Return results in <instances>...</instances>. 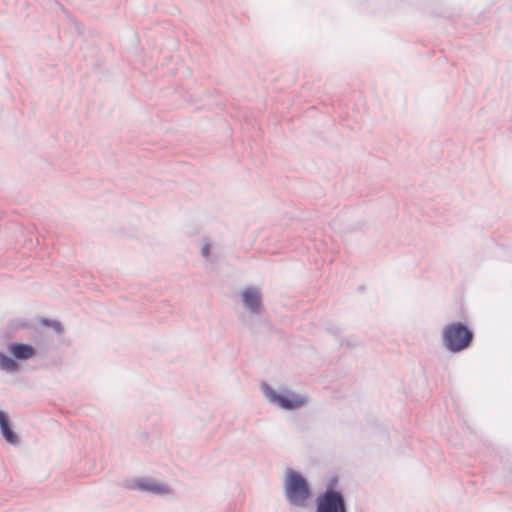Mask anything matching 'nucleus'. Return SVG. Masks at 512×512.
I'll list each match as a JSON object with an SVG mask.
<instances>
[{"mask_svg": "<svg viewBox=\"0 0 512 512\" xmlns=\"http://www.w3.org/2000/svg\"><path fill=\"white\" fill-rule=\"evenodd\" d=\"M312 486L299 470L287 468L283 481V494L291 507L306 508L312 497Z\"/></svg>", "mask_w": 512, "mask_h": 512, "instance_id": "1", "label": "nucleus"}, {"mask_svg": "<svg viewBox=\"0 0 512 512\" xmlns=\"http://www.w3.org/2000/svg\"><path fill=\"white\" fill-rule=\"evenodd\" d=\"M339 484V476L336 473L330 474L324 490L314 499V512H349L347 498Z\"/></svg>", "mask_w": 512, "mask_h": 512, "instance_id": "2", "label": "nucleus"}, {"mask_svg": "<svg viewBox=\"0 0 512 512\" xmlns=\"http://www.w3.org/2000/svg\"><path fill=\"white\" fill-rule=\"evenodd\" d=\"M475 340V332L467 321H451L441 330V342L451 354L469 349Z\"/></svg>", "mask_w": 512, "mask_h": 512, "instance_id": "3", "label": "nucleus"}, {"mask_svg": "<svg viewBox=\"0 0 512 512\" xmlns=\"http://www.w3.org/2000/svg\"><path fill=\"white\" fill-rule=\"evenodd\" d=\"M38 356V349L30 343L12 341L7 344V353L0 350V370L16 373L21 370L24 361Z\"/></svg>", "mask_w": 512, "mask_h": 512, "instance_id": "4", "label": "nucleus"}, {"mask_svg": "<svg viewBox=\"0 0 512 512\" xmlns=\"http://www.w3.org/2000/svg\"><path fill=\"white\" fill-rule=\"evenodd\" d=\"M260 389L269 403L286 411L298 410L309 401L306 395L298 394L288 388L277 390L265 381L261 383Z\"/></svg>", "mask_w": 512, "mask_h": 512, "instance_id": "5", "label": "nucleus"}, {"mask_svg": "<svg viewBox=\"0 0 512 512\" xmlns=\"http://www.w3.org/2000/svg\"><path fill=\"white\" fill-rule=\"evenodd\" d=\"M125 487L129 490L142 491L153 495H165L170 492L168 485L149 477L129 479L125 482Z\"/></svg>", "mask_w": 512, "mask_h": 512, "instance_id": "6", "label": "nucleus"}, {"mask_svg": "<svg viewBox=\"0 0 512 512\" xmlns=\"http://www.w3.org/2000/svg\"><path fill=\"white\" fill-rule=\"evenodd\" d=\"M241 301L245 309L251 314H260L264 309L262 295L257 287H245L241 292Z\"/></svg>", "mask_w": 512, "mask_h": 512, "instance_id": "7", "label": "nucleus"}, {"mask_svg": "<svg viewBox=\"0 0 512 512\" xmlns=\"http://www.w3.org/2000/svg\"><path fill=\"white\" fill-rule=\"evenodd\" d=\"M34 342V346L38 349V355H45L54 348L53 339L37 328L34 330Z\"/></svg>", "mask_w": 512, "mask_h": 512, "instance_id": "8", "label": "nucleus"}, {"mask_svg": "<svg viewBox=\"0 0 512 512\" xmlns=\"http://www.w3.org/2000/svg\"><path fill=\"white\" fill-rule=\"evenodd\" d=\"M0 433L3 439L10 445L17 446L20 444V436L14 430L13 424L10 423L2 428H0Z\"/></svg>", "mask_w": 512, "mask_h": 512, "instance_id": "9", "label": "nucleus"}, {"mask_svg": "<svg viewBox=\"0 0 512 512\" xmlns=\"http://www.w3.org/2000/svg\"><path fill=\"white\" fill-rule=\"evenodd\" d=\"M38 321L42 327L52 329L57 335H62L65 332L64 325L57 319L40 317Z\"/></svg>", "mask_w": 512, "mask_h": 512, "instance_id": "10", "label": "nucleus"}, {"mask_svg": "<svg viewBox=\"0 0 512 512\" xmlns=\"http://www.w3.org/2000/svg\"><path fill=\"white\" fill-rule=\"evenodd\" d=\"M12 423L9 414L5 411L0 409V428Z\"/></svg>", "mask_w": 512, "mask_h": 512, "instance_id": "11", "label": "nucleus"}, {"mask_svg": "<svg viewBox=\"0 0 512 512\" xmlns=\"http://www.w3.org/2000/svg\"><path fill=\"white\" fill-rule=\"evenodd\" d=\"M341 345H346L348 348H353L359 345V342L355 338H346L341 341Z\"/></svg>", "mask_w": 512, "mask_h": 512, "instance_id": "12", "label": "nucleus"}, {"mask_svg": "<svg viewBox=\"0 0 512 512\" xmlns=\"http://www.w3.org/2000/svg\"><path fill=\"white\" fill-rule=\"evenodd\" d=\"M211 254V243L210 242H206L202 248H201V255L204 257V258H208Z\"/></svg>", "mask_w": 512, "mask_h": 512, "instance_id": "13", "label": "nucleus"}, {"mask_svg": "<svg viewBox=\"0 0 512 512\" xmlns=\"http://www.w3.org/2000/svg\"><path fill=\"white\" fill-rule=\"evenodd\" d=\"M328 331L334 335H339L341 333V329L337 326H332V327L328 328Z\"/></svg>", "mask_w": 512, "mask_h": 512, "instance_id": "14", "label": "nucleus"}, {"mask_svg": "<svg viewBox=\"0 0 512 512\" xmlns=\"http://www.w3.org/2000/svg\"><path fill=\"white\" fill-rule=\"evenodd\" d=\"M16 327H21V328H28L29 327V324L27 321L25 320H18L17 321V324H16Z\"/></svg>", "mask_w": 512, "mask_h": 512, "instance_id": "15", "label": "nucleus"}]
</instances>
